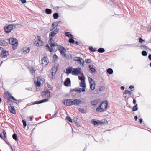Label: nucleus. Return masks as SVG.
<instances>
[{"label": "nucleus", "mask_w": 151, "mask_h": 151, "mask_svg": "<svg viewBox=\"0 0 151 151\" xmlns=\"http://www.w3.org/2000/svg\"><path fill=\"white\" fill-rule=\"evenodd\" d=\"M108 102L107 100L104 101L102 103L96 108V111L98 112L103 111L107 107Z\"/></svg>", "instance_id": "f257e3e1"}, {"label": "nucleus", "mask_w": 151, "mask_h": 151, "mask_svg": "<svg viewBox=\"0 0 151 151\" xmlns=\"http://www.w3.org/2000/svg\"><path fill=\"white\" fill-rule=\"evenodd\" d=\"M59 29L57 28L55 29L54 30L51 31L49 34V39L48 42H52L53 40V37L58 32Z\"/></svg>", "instance_id": "f03ea898"}, {"label": "nucleus", "mask_w": 151, "mask_h": 151, "mask_svg": "<svg viewBox=\"0 0 151 151\" xmlns=\"http://www.w3.org/2000/svg\"><path fill=\"white\" fill-rule=\"evenodd\" d=\"M34 44L37 46L40 47L43 45V42L41 40V37L40 36H37L35 39Z\"/></svg>", "instance_id": "7ed1b4c3"}, {"label": "nucleus", "mask_w": 151, "mask_h": 151, "mask_svg": "<svg viewBox=\"0 0 151 151\" xmlns=\"http://www.w3.org/2000/svg\"><path fill=\"white\" fill-rule=\"evenodd\" d=\"M35 85H42L45 84V81L44 78L41 77H38L37 80H34Z\"/></svg>", "instance_id": "20e7f679"}, {"label": "nucleus", "mask_w": 151, "mask_h": 151, "mask_svg": "<svg viewBox=\"0 0 151 151\" xmlns=\"http://www.w3.org/2000/svg\"><path fill=\"white\" fill-rule=\"evenodd\" d=\"M17 24H12L8 25L5 27V30L6 33H9L12 31L13 28H16Z\"/></svg>", "instance_id": "39448f33"}, {"label": "nucleus", "mask_w": 151, "mask_h": 151, "mask_svg": "<svg viewBox=\"0 0 151 151\" xmlns=\"http://www.w3.org/2000/svg\"><path fill=\"white\" fill-rule=\"evenodd\" d=\"M71 105H75L76 106L79 105L82 102L81 101L80 99H71Z\"/></svg>", "instance_id": "423d86ee"}, {"label": "nucleus", "mask_w": 151, "mask_h": 151, "mask_svg": "<svg viewBox=\"0 0 151 151\" xmlns=\"http://www.w3.org/2000/svg\"><path fill=\"white\" fill-rule=\"evenodd\" d=\"M81 69L79 68H75L73 69L71 73L73 75H78L80 74L81 72Z\"/></svg>", "instance_id": "0eeeda50"}, {"label": "nucleus", "mask_w": 151, "mask_h": 151, "mask_svg": "<svg viewBox=\"0 0 151 151\" xmlns=\"http://www.w3.org/2000/svg\"><path fill=\"white\" fill-rule=\"evenodd\" d=\"M60 53L64 56L66 57V54L65 52H66V50L65 48L63 46H60L58 49Z\"/></svg>", "instance_id": "6e6552de"}, {"label": "nucleus", "mask_w": 151, "mask_h": 151, "mask_svg": "<svg viewBox=\"0 0 151 151\" xmlns=\"http://www.w3.org/2000/svg\"><path fill=\"white\" fill-rule=\"evenodd\" d=\"M71 99H66L63 100V102L65 105L67 106H71Z\"/></svg>", "instance_id": "1a4fd4ad"}, {"label": "nucleus", "mask_w": 151, "mask_h": 151, "mask_svg": "<svg viewBox=\"0 0 151 151\" xmlns=\"http://www.w3.org/2000/svg\"><path fill=\"white\" fill-rule=\"evenodd\" d=\"M48 101V99L45 98L43 99H42L38 101H36L32 103V104H41L45 102H47Z\"/></svg>", "instance_id": "9d476101"}, {"label": "nucleus", "mask_w": 151, "mask_h": 151, "mask_svg": "<svg viewBox=\"0 0 151 151\" xmlns=\"http://www.w3.org/2000/svg\"><path fill=\"white\" fill-rule=\"evenodd\" d=\"M42 64L45 65H47L49 62L47 58L45 56L42 59Z\"/></svg>", "instance_id": "9b49d317"}, {"label": "nucleus", "mask_w": 151, "mask_h": 151, "mask_svg": "<svg viewBox=\"0 0 151 151\" xmlns=\"http://www.w3.org/2000/svg\"><path fill=\"white\" fill-rule=\"evenodd\" d=\"M30 50V49L28 47H24L22 50V53L24 54H27L29 52Z\"/></svg>", "instance_id": "f8f14e48"}, {"label": "nucleus", "mask_w": 151, "mask_h": 151, "mask_svg": "<svg viewBox=\"0 0 151 151\" xmlns=\"http://www.w3.org/2000/svg\"><path fill=\"white\" fill-rule=\"evenodd\" d=\"M9 44L12 45L15 43L17 42L18 41L15 38H11L9 39Z\"/></svg>", "instance_id": "ddd939ff"}, {"label": "nucleus", "mask_w": 151, "mask_h": 151, "mask_svg": "<svg viewBox=\"0 0 151 151\" xmlns=\"http://www.w3.org/2000/svg\"><path fill=\"white\" fill-rule=\"evenodd\" d=\"M42 95L43 96L50 97V92L49 90H46L43 92Z\"/></svg>", "instance_id": "4468645a"}, {"label": "nucleus", "mask_w": 151, "mask_h": 151, "mask_svg": "<svg viewBox=\"0 0 151 151\" xmlns=\"http://www.w3.org/2000/svg\"><path fill=\"white\" fill-rule=\"evenodd\" d=\"M8 108L10 113L14 114H16L15 108L14 107L12 106H9Z\"/></svg>", "instance_id": "2eb2a0df"}, {"label": "nucleus", "mask_w": 151, "mask_h": 151, "mask_svg": "<svg viewBox=\"0 0 151 151\" xmlns=\"http://www.w3.org/2000/svg\"><path fill=\"white\" fill-rule=\"evenodd\" d=\"M58 23L57 22H54L52 24V27L50 29V30L51 31H53L55 28L56 26L58 25Z\"/></svg>", "instance_id": "dca6fc26"}, {"label": "nucleus", "mask_w": 151, "mask_h": 151, "mask_svg": "<svg viewBox=\"0 0 151 151\" xmlns=\"http://www.w3.org/2000/svg\"><path fill=\"white\" fill-rule=\"evenodd\" d=\"M92 122L94 125H98L99 124L104 123L103 122H101L100 121L98 120L96 121L94 120V119H93Z\"/></svg>", "instance_id": "f3484780"}, {"label": "nucleus", "mask_w": 151, "mask_h": 151, "mask_svg": "<svg viewBox=\"0 0 151 151\" xmlns=\"http://www.w3.org/2000/svg\"><path fill=\"white\" fill-rule=\"evenodd\" d=\"M1 55L2 57H6L9 55L8 52V51H6L3 50L2 52Z\"/></svg>", "instance_id": "a211bd4d"}, {"label": "nucleus", "mask_w": 151, "mask_h": 151, "mask_svg": "<svg viewBox=\"0 0 151 151\" xmlns=\"http://www.w3.org/2000/svg\"><path fill=\"white\" fill-rule=\"evenodd\" d=\"M85 107H86V109H84L83 108H79V109H78L79 111L80 112H81L82 114L86 113L87 111V110H86L87 106L86 105L85 106Z\"/></svg>", "instance_id": "6ab92c4d"}, {"label": "nucleus", "mask_w": 151, "mask_h": 151, "mask_svg": "<svg viewBox=\"0 0 151 151\" xmlns=\"http://www.w3.org/2000/svg\"><path fill=\"white\" fill-rule=\"evenodd\" d=\"M99 101V100H94L91 101V104L92 106H95L97 104Z\"/></svg>", "instance_id": "aec40b11"}, {"label": "nucleus", "mask_w": 151, "mask_h": 151, "mask_svg": "<svg viewBox=\"0 0 151 151\" xmlns=\"http://www.w3.org/2000/svg\"><path fill=\"white\" fill-rule=\"evenodd\" d=\"M69 84L70 85V80L69 78H68L65 80L64 85H69Z\"/></svg>", "instance_id": "412c9836"}, {"label": "nucleus", "mask_w": 151, "mask_h": 151, "mask_svg": "<svg viewBox=\"0 0 151 151\" xmlns=\"http://www.w3.org/2000/svg\"><path fill=\"white\" fill-rule=\"evenodd\" d=\"M73 91H75L77 93H79L81 92V90L80 88H75L73 89H71L70 90V92H73Z\"/></svg>", "instance_id": "4be33fe9"}, {"label": "nucleus", "mask_w": 151, "mask_h": 151, "mask_svg": "<svg viewBox=\"0 0 151 151\" xmlns=\"http://www.w3.org/2000/svg\"><path fill=\"white\" fill-rule=\"evenodd\" d=\"M48 42L49 45H50L51 48H52L53 47H56V48L57 49L58 47V46L56 43H52V42H50V43H49V42Z\"/></svg>", "instance_id": "5701e85b"}, {"label": "nucleus", "mask_w": 151, "mask_h": 151, "mask_svg": "<svg viewBox=\"0 0 151 151\" xmlns=\"http://www.w3.org/2000/svg\"><path fill=\"white\" fill-rule=\"evenodd\" d=\"M0 45H6L8 43L4 40H0Z\"/></svg>", "instance_id": "b1692460"}, {"label": "nucleus", "mask_w": 151, "mask_h": 151, "mask_svg": "<svg viewBox=\"0 0 151 151\" xmlns=\"http://www.w3.org/2000/svg\"><path fill=\"white\" fill-rule=\"evenodd\" d=\"M88 67L92 73H95L96 72V69L93 67V65H89Z\"/></svg>", "instance_id": "393cba45"}, {"label": "nucleus", "mask_w": 151, "mask_h": 151, "mask_svg": "<svg viewBox=\"0 0 151 151\" xmlns=\"http://www.w3.org/2000/svg\"><path fill=\"white\" fill-rule=\"evenodd\" d=\"M72 67L68 68L66 69V73L67 74H69L72 72Z\"/></svg>", "instance_id": "a878e982"}, {"label": "nucleus", "mask_w": 151, "mask_h": 151, "mask_svg": "<svg viewBox=\"0 0 151 151\" xmlns=\"http://www.w3.org/2000/svg\"><path fill=\"white\" fill-rule=\"evenodd\" d=\"M81 76H78L79 79L81 81L85 80V77L83 73H80Z\"/></svg>", "instance_id": "bb28decb"}, {"label": "nucleus", "mask_w": 151, "mask_h": 151, "mask_svg": "<svg viewBox=\"0 0 151 151\" xmlns=\"http://www.w3.org/2000/svg\"><path fill=\"white\" fill-rule=\"evenodd\" d=\"M88 79L89 81L90 85H95L94 81L92 78H90V77H88Z\"/></svg>", "instance_id": "cd10ccee"}, {"label": "nucleus", "mask_w": 151, "mask_h": 151, "mask_svg": "<svg viewBox=\"0 0 151 151\" xmlns=\"http://www.w3.org/2000/svg\"><path fill=\"white\" fill-rule=\"evenodd\" d=\"M82 60V58L79 57H76L74 59V60L75 61H77L78 63L81 62V60Z\"/></svg>", "instance_id": "c85d7f7f"}, {"label": "nucleus", "mask_w": 151, "mask_h": 151, "mask_svg": "<svg viewBox=\"0 0 151 151\" xmlns=\"http://www.w3.org/2000/svg\"><path fill=\"white\" fill-rule=\"evenodd\" d=\"M18 42L17 43H15L14 44H13L12 45V48L13 50L16 49L17 48V47L18 46Z\"/></svg>", "instance_id": "c756f323"}, {"label": "nucleus", "mask_w": 151, "mask_h": 151, "mask_svg": "<svg viewBox=\"0 0 151 151\" xmlns=\"http://www.w3.org/2000/svg\"><path fill=\"white\" fill-rule=\"evenodd\" d=\"M52 12V10L50 9L47 8L45 9V12L47 14H50Z\"/></svg>", "instance_id": "7c9ffc66"}, {"label": "nucleus", "mask_w": 151, "mask_h": 151, "mask_svg": "<svg viewBox=\"0 0 151 151\" xmlns=\"http://www.w3.org/2000/svg\"><path fill=\"white\" fill-rule=\"evenodd\" d=\"M124 93L125 94H128L129 96H130L132 94V93L127 90H125Z\"/></svg>", "instance_id": "2f4dec72"}, {"label": "nucleus", "mask_w": 151, "mask_h": 151, "mask_svg": "<svg viewBox=\"0 0 151 151\" xmlns=\"http://www.w3.org/2000/svg\"><path fill=\"white\" fill-rule=\"evenodd\" d=\"M138 109L137 105L136 104L133 108L132 109V110L133 111H136Z\"/></svg>", "instance_id": "473e14b6"}, {"label": "nucleus", "mask_w": 151, "mask_h": 151, "mask_svg": "<svg viewBox=\"0 0 151 151\" xmlns=\"http://www.w3.org/2000/svg\"><path fill=\"white\" fill-rule=\"evenodd\" d=\"M98 51L99 53H102L105 51V50L103 48H100L98 49Z\"/></svg>", "instance_id": "72a5a7b5"}, {"label": "nucleus", "mask_w": 151, "mask_h": 151, "mask_svg": "<svg viewBox=\"0 0 151 151\" xmlns=\"http://www.w3.org/2000/svg\"><path fill=\"white\" fill-rule=\"evenodd\" d=\"M108 73L110 74H112L113 73V70L111 68H108L107 70Z\"/></svg>", "instance_id": "f704fd0d"}, {"label": "nucleus", "mask_w": 151, "mask_h": 151, "mask_svg": "<svg viewBox=\"0 0 151 151\" xmlns=\"http://www.w3.org/2000/svg\"><path fill=\"white\" fill-rule=\"evenodd\" d=\"M65 35L70 38H72V35L70 34H69V32H66L65 33Z\"/></svg>", "instance_id": "c9c22d12"}, {"label": "nucleus", "mask_w": 151, "mask_h": 151, "mask_svg": "<svg viewBox=\"0 0 151 151\" xmlns=\"http://www.w3.org/2000/svg\"><path fill=\"white\" fill-rule=\"evenodd\" d=\"M66 119L69 122H70L71 123L73 122L72 119L69 116H67L66 117Z\"/></svg>", "instance_id": "e433bc0d"}, {"label": "nucleus", "mask_w": 151, "mask_h": 151, "mask_svg": "<svg viewBox=\"0 0 151 151\" xmlns=\"http://www.w3.org/2000/svg\"><path fill=\"white\" fill-rule=\"evenodd\" d=\"M57 70L56 68L55 67H53L51 69V72H53L54 73H55L57 71Z\"/></svg>", "instance_id": "4c0bfd02"}, {"label": "nucleus", "mask_w": 151, "mask_h": 151, "mask_svg": "<svg viewBox=\"0 0 151 151\" xmlns=\"http://www.w3.org/2000/svg\"><path fill=\"white\" fill-rule=\"evenodd\" d=\"M99 90L101 91H103L105 89L104 86H100L99 88Z\"/></svg>", "instance_id": "58836bf2"}, {"label": "nucleus", "mask_w": 151, "mask_h": 151, "mask_svg": "<svg viewBox=\"0 0 151 151\" xmlns=\"http://www.w3.org/2000/svg\"><path fill=\"white\" fill-rule=\"evenodd\" d=\"M59 17V15L58 13H55L53 15V17L54 19H57Z\"/></svg>", "instance_id": "ea45409f"}, {"label": "nucleus", "mask_w": 151, "mask_h": 151, "mask_svg": "<svg viewBox=\"0 0 151 151\" xmlns=\"http://www.w3.org/2000/svg\"><path fill=\"white\" fill-rule=\"evenodd\" d=\"M80 86L82 87V88H80L81 90V91L82 92H84L85 91V87L86 86Z\"/></svg>", "instance_id": "a19ab883"}, {"label": "nucleus", "mask_w": 151, "mask_h": 151, "mask_svg": "<svg viewBox=\"0 0 151 151\" xmlns=\"http://www.w3.org/2000/svg\"><path fill=\"white\" fill-rule=\"evenodd\" d=\"M12 138L16 141L17 140V136L15 133L14 134L12 135Z\"/></svg>", "instance_id": "79ce46f5"}, {"label": "nucleus", "mask_w": 151, "mask_h": 151, "mask_svg": "<svg viewBox=\"0 0 151 151\" xmlns=\"http://www.w3.org/2000/svg\"><path fill=\"white\" fill-rule=\"evenodd\" d=\"M51 73H52L51 74H52V76H49V78H51V79H53L54 78L55 75V73H54V72H51Z\"/></svg>", "instance_id": "37998d69"}, {"label": "nucleus", "mask_w": 151, "mask_h": 151, "mask_svg": "<svg viewBox=\"0 0 151 151\" xmlns=\"http://www.w3.org/2000/svg\"><path fill=\"white\" fill-rule=\"evenodd\" d=\"M142 54L143 56H146L147 55V53L146 51H143L142 52Z\"/></svg>", "instance_id": "c03bdc74"}, {"label": "nucleus", "mask_w": 151, "mask_h": 151, "mask_svg": "<svg viewBox=\"0 0 151 151\" xmlns=\"http://www.w3.org/2000/svg\"><path fill=\"white\" fill-rule=\"evenodd\" d=\"M69 42L70 43H74L75 41L72 38H70L69 40Z\"/></svg>", "instance_id": "a18cd8bd"}, {"label": "nucleus", "mask_w": 151, "mask_h": 151, "mask_svg": "<svg viewBox=\"0 0 151 151\" xmlns=\"http://www.w3.org/2000/svg\"><path fill=\"white\" fill-rule=\"evenodd\" d=\"M79 63H80L82 66L83 67L84 66V60L82 59L81 60V62H79Z\"/></svg>", "instance_id": "49530a36"}, {"label": "nucleus", "mask_w": 151, "mask_h": 151, "mask_svg": "<svg viewBox=\"0 0 151 151\" xmlns=\"http://www.w3.org/2000/svg\"><path fill=\"white\" fill-rule=\"evenodd\" d=\"M2 133H3V135L4 136V138L5 139L6 138V131L4 130L3 131Z\"/></svg>", "instance_id": "de8ad7c7"}, {"label": "nucleus", "mask_w": 151, "mask_h": 151, "mask_svg": "<svg viewBox=\"0 0 151 151\" xmlns=\"http://www.w3.org/2000/svg\"><path fill=\"white\" fill-rule=\"evenodd\" d=\"M85 61L87 63H90L91 62V60L90 59H86Z\"/></svg>", "instance_id": "09e8293b"}, {"label": "nucleus", "mask_w": 151, "mask_h": 151, "mask_svg": "<svg viewBox=\"0 0 151 151\" xmlns=\"http://www.w3.org/2000/svg\"><path fill=\"white\" fill-rule=\"evenodd\" d=\"M22 122L24 127H25L27 125V123L26 121L25 120H22Z\"/></svg>", "instance_id": "8fccbe9b"}, {"label": "nucleus", "mask_w": 151, "mask_h": 151, "mask_svg": "<svg viewBox=\"0 0 151 151\" xmlns=\"http://www.w3.org/2000/svg\"><path fill=\"white\" fill-rule=\"evenodd\" d=\"M81 81L80 83V85H85V81L82 80Z\"/></svg>", "instance_id": "3c124183"}, {"label": "nucleus", "mask_w": 151, "mask_h": 151, "mask_svg": "<svg viewBox=\"0 0 151 151\" xmlns=\"http://www.w3.org/2000/svg\"><path fill=\"white\" fill-rule=\"evenodd\" d=\"M57 111H56V112H55V114H54L51 117V118H50L49 119H51L52 118H54L56 116V114H57Z\"/></svg>", "instance_id": "603ef678"}, {"label": "nucleus", "mask_w": 151, "mask_h": 151, "mask_svg": "<svg viewBox=\"0 0 151 151\" xmlns=\"http://www.w3.org/2000/svg\"><path fill=\"white\" fill-rule=\"evenodd\" d=\"M53 58L54 60H55L57 59L58 58V57L56 54H55L53 56Z\"/></svg>", "instance_id": "864d4df0"}, {"label": "nucleus", "mask_w": 151, "mask_h": 151, "mask_svg": "<svg viewBox=\"0 0 151 151\" xmlns=\"http://www.w3.org/2000/svg\"><path fill=\"white\" fill-rule=\"evenodd\" d=\"M139 42L140 43H142V42L143 41H144V40H143L141 38H139Z\"/></svg>", "instance_id": "5fc2aeb1"}, {"label": "nucleus", "mask_w": 151, "mask_h": 151, "mask_svg": "<svg viewBox=\"0 0 151 151\" xmlns=\"http://www.w3.org/2000/svg\"><path fill=\"white\" fill-rule=\"evenodd\" d=\"M96 86H90V88L91 90H94Z\"/></svg>", "instance_id": "6e6d98bb"}, {"label": "nucleus", "mask_w": 151, "mask_h": 151, "mask_svg": "<svg viewBox=\"0 0 151 151\" xmlns=\"http://www.w3.org/2000/svg\"><path fill=\"white\" fill-rule=\"evenodd\" d=\"M10 94V97L11 98V99L15 101H17V99H15L13 96H12L11 94Z\"/></svg>", "instance_id": "4d7b16f0"}, {"label": "nucleus", "mask_w": 151, "mask_h": 151, "mask_svg": "<svg viewBox=\"0 0 151 151\" xmlns=\"http://www.w3.org/2000/svg\"><path fill=\"white\" fill-rule=\"evenodd\" d=\"M35 71V70L33 68H32V70H30V72L32 74H33V73H34Z\"/></svg>", "instance_id": "13d9d810"}, {"label": "nucleus", "mask_w": 151, "mask_h": 151, "mask_svg": "<svg viewBox=\"0 0 151 151\" xmlns=\"http://www.w3.org/2000/svg\"><path fill=\"white\" fill-rule=\"evenodd\" d=\"M89 49L90 50L91 52H93V48L92 46H90L89 47Z\"/></svg>", "instance_id": "bf43d9fd"}, {"label": "nucleus", "mask_w": 151, "mask_h": 151, "mask_svg": "<svg viewBox=\"0 0 151 151\" xmlns=\"http://www.w3.org/2000/svg\"><path fill=\"white\" fill-rule=\"evenodd\" d=\"M49 88L50 90H52V87L51 86H47Z\"/></svg>", "instance_id": "052dcab7"}, {"label": "nucleus", "mask_w": 151, "mask_h": 151, "mask_svg": "<svg viewBox=\"0 0 151 151\" xmlns=\"http://www.w3.org/2000/svg\"><path fill=\"white\" fill-rule=\"evenodd\" d=\"M21 1L22 4H24L26 2V0H21Z\"/></svg>", "instance_id": "680f3d73"}, {"label": "nucleus", "mask_w": 151, "mask_h": 151, "mask_svg": "<svg viewBox=\"0 0 151 151\" xmlns=\"http://www.w3.org/2000/svg\"><path fill=\"white\" fill-rule=\"evenodd\" d=\"M25 89L27 90L30 91L32 90V88H26Z\"/></svg>", "instance_id": "e2e57ef3"}, {"label": "nucleus", "mask_w": 151, "mask_h": 151, "mask_svg": "<svg viewBox=\"0 0 151 151\" xmlns=\"http://www.w3.org/2000/svg\"><path fill=\"white\" fill-rule=\"evenodd\" d=\"M143 119H142L141 118L139 119V122L140 123H142V122Z\"/></svg>", "instance_id": "0e129e2a"}, {"label": "nucleus", "mask_w": 151, "mask_h": 151, "mask_svg": "<svg viewBox=\"0 0 151 151\" xmlns=\"http://www.w3.org/2000/svg\"><path fill=\"white\" fill-rule=\"evenodd\" d=\"M142 47H143L145 49H147V47L145 46V45H143L142 46Z\"/></svg>", "instance_id": "69168bd1"}, {"label": "nucleus", "mask_w": 151, "mask_h": 151, "mask_svg": "<svg viewBox=\"0 0 151 151\" xmlns=\"http://www.w3.org/2000/svg\"><path fill=\"white\" fill-rule=\"evenodd\" d=\"M134 118L135 120L137 121L138 119L137 116H135L134 117Z\"/></svg>", "instance_id": "338daca9"}, {"label": "nucleus", "mask_w": 151, "mask_h": 151, "mask_svg": "<svg viewBox=\"0 0 151 151\" xmlns=\"http://www.w3.org/2000/svg\"><path fill=\"white\" fill-rule=\"evenodd\" d=\"M148 58L149 60H151V54L149 55L148 56Z\"/></svg>", "instance_id": "774afa93"}]
</instances>
